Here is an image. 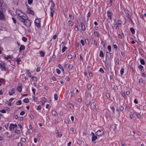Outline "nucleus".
<instances>
[{
	"mask_svg": "<svg viewBox=\"0 0 146 146\" xmlns=\"http://www.w3.org/2000/svg\"><path fill=\"white\" fill-rule=\"evenodd\" d=\"M20 14H21V15H19L17 17L21 22H24L25 20L27 19V17H26L25 14L22 13L21 12Z\"/></svg>",
	"mask_w": 146,
	"mask_h": 146,
	"instance_id": "obj_1",
	"label": "nucleus"
},
{
	"mask_svg": "<svg viewBox=\"0 0 146 146\" xmlns=\"http://www.w3.org/2000/svg\"><path fill=\"white\" fill-rule=\"evenodd\" d=\"M6 7V5L3 2V0H0V10H5Z\"/></svg>",
	"mask_w": 146,
	"mask_h": 146,
	"instance_id": "obj_2",
	"label": "nucleus"
},
{
	"mask_svg": "<svg viewBox=\"0 0 146 146\" xmlns=\"http://www.w3.org/2000/svg\"><path fill=\"white\" fill-rule=\"evenodd\" d=\"M6 64L3 62L0 61V68L2 71H5L7 69L6 67H5Z\"/></svg>",
	"mask_w": 146,
	"mask_h": 146,
	"instance_id": "obj_3",
	"label": "nucleus"
},
{
	"mask_svg": "<svg viewBox=\"0 0 146 146\" xmlns=\"http://www.w3.org/2000/svg\"><path fill=\"white\" fill-rule=\"evenodd\" d=\"M27 19L26 20H25L24 21L22 22L23 23H24V24L28 27H29L31 25V21Z\"/></svg>",
	"mask_w": 146,
	"mask_h": 146,
	"instance_id": "obj_4",
	"label": "nucleus"
},
{
	"mask_svg": "<svg viewBox=\"0 0 146 146\" xmlns=\"http://www.w3.org/2000/svg\"><path fill=\"white\" fill-rule=\"evenodd\" d=\"M54 7V5L52 2L51 3V6L50 8V16L51 17H53V13L54 12V11L53 9Z\"/></svg>",
	"mask_w": 146,
	"mask_h": 146,
	"instance_id": "obj_5",
	"label": "nucleus"
},
{
	"mask_svg": "<svg viewBox=\"0 0 146 146\" xmlns=\"http://www.w3.org/2000/svg\"><path fill=\"white\" fill-rule=\"evenodd\" d=\"M5 11V10H0V20H2L4 19L5 17L3 13Z\"/></svg>",
	"mask_w": 146,
	"mask_h": 146,
	"instance_id": "obj_6",
	"label": "nucleus"
},
{
	"mask_svg": "<svg viewBox=\"0 0 146 146\" xmlns=\"http://www.w3.org/2000/svg\"><path fill=\"white\" fill-rule=\"evenodd\" d=\"M104 131L102 129L99 130L96 133V135L98 136H101L103 135Z\"/></svg>",
	"mask_w": 146,
	"mask_h": 146,
	"instance_id": "obj_7",
	"label": "nucleus"
},
{
	"mask_svg": "<svg viewBox=\"0 0 146 146\" xmlns=\"http://www.w3.org/2000/svg\"><path fill=\"white\" fill-rule=\"evenodd\" d=\"M28 7V5H27V13L34 15V13L33 11L31 10L30 8Z\"/></svg>",
	"mask_w": 146,
	"mask_h": 146,
	"instance_id": "obj_8",
	"label": "nucleus"
},
{
	"mask_svg": "<svg viewBox=\"0 0 146 146\" xmlns=\"http://www.w3.org/2000/svg\"><path fill=\"white\" fill-rule=\"evenodd\" d=\"M96 104L94 102H93L91 104V107L92 109H95L96 108Z\"/></svg>",
	"mask_w": 146,
	"mask_h": 146,
	"instance_id": "obj_9",
	"label": "nucleus"
},
{
	"mask_svg": "<svg viewBox=\"0 0 146 146\" xmlns=\"http://www.w3.org/2000/svg\"><path fill=\"white\" fill-rule=\"evenodd\" d=\"M66 68H68L70 69H72L73 67V66L72 64H66L65 65Z\"/></svg>",
	"mask_w": 146,
	"mask_h": 146,
	"instance_id": "obj_10",
	"label": "nucleus"
},
{
	"mask_svg": "<svg viewBox=\"0 0 146 146\" xmlns=\"http://www.w3.org/2000/svg\"><path fill=\"white\" fill-rule=\"evenodd\" d=\"M15 89L13 88L12 90H9V94L10 95H12L15 93Z\"/></svg>",
	"mask_w": 146,
	"mask_h": 146,
	"instance_id": "obj_11",
	"label": "nucleus"
},
{
	"mask_svg": "<svg viewBox=\"0 0 146 146\" xmlns=\"http://www.w3.org/2000/svg\"><path fill=\"white\" fill-rule=\"evenodd\" d=\"M107 14L108 17L110 19V20H111V15L112 12L110 11H107Z\"/></svg>",
	"mask_w": 146,
	"mask_h": 146,
	"instance_id": "obj_12",
	"label": "nucleus"
},
{
	"mask_svg": "<svg viewBox=\"0 0 146 146\" xmlns=\"http://www.w3.org/2000/svg\"><path fill=\"white\" fill-rule=\"evenodd\" d=\"M22 87V86L21 84L18 87L17 89L19 92H21Z\"/></svg>",
	"mask_w": 146,
	"mask_h": 146,
	"instance_id": "obj_13",
	"label": "nucleus"
},
{
	"mask_svg": "<svg viewBox=\"0 0 146 146\" xmlns=\"http://www.w3.org/2000/svg\"><path fill=\"white\" fill-rule=\"evenodd\" d=\"M9 128L10 130H12L13 129L15 128L14 124L13 123L11 124L10 125Z\"/></svg>",
	"mask_w": 146,
	"mask_h": 146,
	"instance_id": "obj_14",
	"label": "nucleus"
},
{
	"mask_svg": "<svg viewBox=\"0 0 146 146\" xmlns=\"http://www.w3.org/2000/svg\"><path fill=\"white\" fill-rule=\"evenodd\" d=\"M25 46L23 45H21L19 51H21L22 50H24L25 49Z\"/></svg>",
	"mask_w": 146,
	"mask_h": 146,
	"instance_id": "obj_15",
	"label": "nucleus"
},
{
	"mask_svg": "<svg viewBox=\"0 0 146 146\" xmlns=\"http://www.w3.org/2000/svg\"><path fill=\"white\" fill-rule=\"evenodd\" d=\"M81 26L82 27V29L83 31H84L85 30L86 28L85 26L84 25V24L82 23H81Z\"/></svg>",
	"mask_w": 146,
	"mask_h": 146,
	"instance_id": "obj_16",
	"label": "nucleus"
},
{
	"mask_svg": "<svg viewBox=\"0 0 146 146\" xmlns=\"http://www.w3.org/2000/svg\"><path fill=\"white\" fill-rule=\"evenodd\" d=\"M140 62H141V63L143 65H145V62L144 60V59H140Z\"/></svg>",
	"mask_w": 146,
	"mask_h": 146,
	"instance_id": "obj_17",
	"label": "nucleus"
},
{
	"mask_svg": "<svg viewBox=\"0 0 146 146\" xmlns=\"http://www.w3.org/2000/svg\"><path fill=\"white\" fill-rule=\"evenodd\" d=\"M90 103V101L89 100H87L86 102V105L87 106H88L89 105Z\"/></svg>",
	"mask_w": 146,
	"mask_h": 146,
	"instance_id": "obj_18",
	"label": "nucleus"
},
{
	"mask_svg": "<svg viewBox=\"0 0 146 146\" xmlns=\"http://www.w3.org/2000/svg\"><path fill=\"white\" fill-rule=\"evenodd\" d=\"M73 22L71 20L68 21V25L69 26H72L73 25Z\"/></svg>",
	"mask_w": 146,
	"mask_h": 146,
	"instance_id": "obj_19",
	"label": "nucleus"
},
{
	"mask_svg": "<svg viewBox=\"0 0 146 146\" xmlns=\"http://www.w3.org/2000/svg\"><path fill=\"white\" fill-rule=\"evenodd\" d=\"M40 54L41 56L43 57L45 55V53L42 51H40Z\"/></svg>",
	"mask_w": 146,
	"mask_h": 146,
	"instance_id": "obj_20",
	"label": "nucleus"
},
{
	"mask_svg": "<svg viewBox=\"0 0 146 146\" xmlns=\"http://www.w3.org/2000/svg\"><path fill=\"white\" fill-rule=\"evenodd\" d=\"M16 61L17 62V64H19L20 63V62L21 61V58H18L16 60Z\"/></svg>",
	"mask_w": 146,
	"mask_h": 146,
	"instance_id": "obj_21",
	"label": "nucleus"
},
{
	"mask_svg": "<svg viewBox=\"0 0 146 146\" xmlns=\"http://www.w3.org/2000/svg\"><path fill=\"white\" fill-rule=\"evenodd\" d=\"M70 94H69V96L70 98H72V96H74V94L73 92L72 91H71Z\"/></svg>",
	"mask_w": 146,
	"mask_h": 146,
	"instance_id": "obj_22",
	"label": "nucleus"
},
{
	"mask_svg": "<svg viewBox=\"0 0 146 146\" xmlns=\"http://www.w3.org/2000/svg\"><path fill=\"white\" fill-rule=\"evenodd\" d=\"M23 102L25 103H28L29 102V99L27 98L23 100Z\"/></svg>",
	"mask_w": 146,
	"mask_h": 146,
	"instance_id": "obj_23",
	"label": "nucleus"
},
{
	"mask_svg": "<svg viewBox=\"0 0 146 146\" xmlns=\"http://www.w3.org/2000/svg\"><path fill=\"white\" fill-rule=\"evenodd\" d=\"M99 56H100L102 57V58H104V54H103V52H102V51H100V55H99Z\"/></svg>",
	"mask_w": 146,
	"mask_h": 146,
	"instance_id": "obj_24",
	"label": "nucleus"
},
{
	"mask_svg": "<svg viewBox=\"0 0 146 146\" xmlns=\"http://www.w3.org/2000/svg\"><path fill=\"white\" fill-rule=\"evenodd\" d=\"M138 68L141 71L143 68V67L141 65H140L138 66Z\"/></svg>",
	"mask_w": 146,
	"mask_h": 146,
	"instance_id": "obj_25",
	"label": "nucleus"
},
{
	"mask_svg": "<svg viewBox=\"0 0 146 146\" xmlns=\"http://www.w3.org/2000/svg\"><path fill=\"white\" fill-rule=\"evenodd\" d=\"M21 11L19 10H17L16 11V14L18 16L19 15H21V14H20V13H21Z\"/></svg>",
	"mask_w": 146,
	"mask_h": 146,
	"instance_id": "obj_26",
	"label": "nucleus"
},
{
	"mask_svg": "<svg viewBox=\"0 0 146 146\" xmlns=\"http://www.w3.org/2000/svg\"><path fill=\"white\" fill-rule=\"evenodd\" d=\"M36 26L38 28L40 27V23H35Z\"/></svg>",
	"mask_w": 146,
	"mask_h": 146,
	"instance_id": "obj_27",
	"label": "nucleus"
},
{
	"mask_svg": "<svg viewBox=\"0 0 146 146\" xmlns=\"http://www.w3.org/2000/svg\"><path fill=\"white\" fill-rule=\"evenodd\" d=\"M97 139V137L96 136L94 135L92 137V141H94L95 140Z\"/></svg>",
	"mask_w": 146,
	"mask_h": 146,
	"instance_id": "obj_28",
	"label": "nucleus"
},
{
	"mask_svg": "<svg viewBox=\"0 0 146 146\" xmlns=\"http://www.w3.org/2000/svg\"><path fill=\"white\" fill-rule=\"evenodd\" d=\"M52 114L54 116H56L57 115V113L55 111L53 110L52 111Z\"/></svg>",
	"mask_w": 146,
	"mask_h": 146,
	"instance_id": "obj_29",
	"label": "nucleus"
},
{
	"mask_svg": "<svg viewBox=\"0 0 146 146\" xmlns=\"http://www.w3.org/2000/svg\"><path fill=\"white\" fill-rule=\"evenodd\" d=\"M21 100L17 101L16 103V104L17 105H20L21 104Z\"/></svg>",
	"mask_w": 146,
	"mask_h": 146,
	"instance_id": "obj_30",
	"label": "nucleus"
},
{
	"mask_svg": "<svg viewBox=\"0 0 146 146\" xmlns=\"http://www.w3.org/2000/svg\"><path fill=\"white\" fill-rule=\"evenodd\" d=\"M130 31L133 33L134 34L135 33V30L133 28H130Z\"/></svg>",
	"mask_w": 146,
	"mask_h": 146,
	"instance_id": "obj_31",
	"label": "nucleus"
},
{
	"mask_svg": "<svg viewBox=\"0 0 146 146\" xmlns=\"http://www.w3.org/2000/svg\"><path fill=\"white\" fill-rule=\"evenodd\" d=\"M33 0H28V3L30 5H31L33 3Z\"/></svg>",
	"mask_w": 146,
	"mask_h": 146,
	"instance_id": "obj_32",
	"label": "nucleus"
},
{
	"mask_svg": "<svg viewBox=\"0 0 146 146\" xmlns=\"http://www.w3.org/2000/svg\"><path fill=\"white\" fill-rule=\"evenodd\" d=\"M54 99L55 100H57L58 99V95L56 94H55L54 95Z\"/></svg>",
	"mask_w": 146,
	"mask_h": 146,
	"instance_id": "obj_33",
	"label": "nucleus"
},
{
	"mask_svg": "<svg viewBox=\"0 0 146 146\" xmlns=\"http://www.w3.org/2000/svg\"><path fill=\"white\" fill-rule=\"evenodd\" d=\"M22 39L25 42H26L27 40V38L25 37H23Z\"/></svg>",
	"mask_w": 146,
	"mask_h": 146,
	"instance_id": "obj_34",
	"label": "nucleus"
},
{
	"mask_svg": "<svg viewBox=\"0 0 146 146\" xmlns=\"http://www.w3.org/2000/svg\"><path fill=\"white\" fill-rule=\"evenodd\" d=\"M35 23H40V20L38 19H35Z\"/></svg>",
	"mask_w": 146,
	"mask_h": 146,
	"instance_id": "obj_35",
	"label": "nucleus"
},
{
	"mask_svg": "<svg viewBox=\"0 0 146 146\" xmlns=\"http://www.w3.org/2000/svg\"><path fill=\"white\" fill-rule=\"evenodd\" d=\"M124 71V69L123 68H122L120 70V74L121 75H122Z\"/></svg>",
	"mask_w": 146,
	"mask_h": 146,
	"instance_id": "obj_36",
	"label": "nucleus"
},
{
	"mask_svg": "<svg viewBox=\"0 0 146 146\" xmlns=\"http://www.w3.org/2000/svg\"><path fill=\"white\" fill-rule=\"evenodd\" d=\"M92 86V85L90 84H88L87 85V87L88 89H90Z\"/></svg>",
	"mask_w": 146,
	"mask_h": 146,
	"instance_id": "obj_37",
	"label": "nucleus"
},
{
	"mask_svg": "<svg viewBox=\"0 0 146 146\" xmlns=\"http://www.w3.org/2000/svg\"><path fill=\"white\" fill-rule=\"evenodd\" d=\"M66 49H67V47H66L64 46L63 47V48H62V52H64Z\"/></svg>",
	"mask_w": 146,
	"mask_h": 146,
	"instance_id": "obj_38",
	"label": "nucleus"
},
{
	"mask_svg": "<svg viewBox=\"0 0 146 146\" xmlns=\"http://www.w3.org/2000/svg\"><path fill=\"white\" fill-rule=\"evenodd\" d=\"M0 82L1 83V82H3V83L5 82V80L4 79L2 78L0 79Z\"/></svg>",
	"mask_w": 146,
	"mask_h": 146,
	"instance_id": "obj_39",
	"label": "nucleus"
},
{
	"mask_svg": "<svg viewBox=\"0 0 146 146\" xmlns=\"http://www.w3.org/2000/svg\"><path fill=\"white\" fill-rule=\"evenodd\" d=\"M121 24L120 23H118V24L117 23L115 24V28H117L119 26V25H120Z\"/></svg>",
	"mask_w": 146,
	"mask_h": 146,
	"instance_id": "obj_40",
	"label": "nucleus"
},
{
	"mask_svg": "<svg viewBox=\"0 0 146 146\" xmlns=\"http://www.w3.org/2000/svg\"><path fill=\"white\" fill-rule=\"evenodd\" d=\"M0 112L2 113H5L6 112V111L4 110H0Z\"/></svg>",
	"mask_w": 146,
	"mask_h": 146,
	"instance_id": "obj_41",
	"label": "nucleus"
},
{
	"mask_svg": "<svg viewBox=\"0 0 146 146\" xmlns=\"http://www.w3.org/2000/svg\"><path fill=\"white\" fill-rule=\"evenodd\" d=\"M100 72L102 73H103L104 72V71L102 68H100L99 70Z\"/></svg>",
	"mask_w": 146,
	"mask_h": 146,
	"instance_id": "obj_42",
	"label": "nucleus"
},
{
	"mask_svg": "<svg viewBox=\"0 0 146 146\" xmlns=\"http://www.w3.org/2000/svg\"><path fill=\"white\" fill-rule=\"evenodd\" d=\"M72 56L70 54L68 55L67 56V58L69 59H71L72 58Z\"/></svg>",
	"mask_w": 146,
	"mask_h": 146,
	"instance_id": "obj_43",
	"label": "nucleus"
},
{
	"mask_svg": "<svg viewBox=\"0 0 146 146\" xmlns=\"http://www.w3.org/2000/svg\"><path fill=\"white\" fill-rule=\"evenodd\" d=\"M108 49L109 52H110L111 50V47L110 45H109L108 46Z\"/></svg>",
	"mask_w": 146,
	"mask_h": 146,
	"instance_id": "obj_44",
	"label": "nucleus"
},
{
	"mask_svg": "<svg viewBox=\"0 0 146 146\" xmlns=\"http://www.w3.org/2000/svg\"><path fill=\"white\" fill-rule=\"evenodd\" d=\"M28 131L29 133H33V130L31 129H28Z\"/></svg>",
	"mask_w": 146,
	"mask_h": 146,
	"instance_id": "obj_45",
	"label": "nucleus"
},
{
	"mask_svg": "<svg viewBox=\"0 0 146 146\" xmlns=\"http://www.w3.org/2000/svg\"><path fill=\"white\" fill-rule=\"evenodd\" d=\"M21 141L23 142H26V140L25 138H22L21 139Z\"/></svg>",
	"mask_w": 146,
	"mask_h": 146,
	"instance_id": "obj_46",
	"label": "nucleus"
},
{
	"mask_svg": "<svg viewBox=\"0 0 146 146\" xmlns=\"http://www.w3.org/2000/svg\"><path fill=\"white\" fill-rule=\"evenodd\" d=\"M80 42L82 44V45L83 46L84 45V40H82V39L81 40H80Z\"/></svg>",
	"mask_w": 146,
	"mask_h": 146,
	"instance_id": "obj_47",
	"label": "nucleus"
},
{
	"mask_svg": "<svg viewBox=\"0 0 146 146\" xmlns=\"http://www.w3.org/2000/svg\"><path fill=\"white\" fill-rule=\"evenodd\" d=\"M25 111H22L20 113V115H23L25 114Z\"/></svg>",
	"mask_w": 146,
	"mask_h": 146,
	"instance_id": "obj_48",
	"label": "nucleus"
},
{
	"mask_svg": "<svg viewBox=\"0 0 146 146\" xmlns=\"http://www.w3.org/2000/svg\"><path fill=\"white\" fill-rule=\"evenodd\" d=\"M69 17L71 19L73 20L74 19V17L72 15L69 14Z\"/></svg>",
	"mask_w": 146,
	"mask_h": 146,
	"instance_id": "obj_49",
	"label": "nucleus"
},
{
	"mask_svg": "<svg viewBox=\"0 0 146 146\" xmlns=\"http://www.w3.org/2000/svg\"><path fill=\"white\" fill-rule=\"evenodd\" d=\"M41 108V107L40 106H38L37 108V110H40Z\"/></svg>",
	"mask_w": 146,
	"mask_h": 146,
	"instance_id": "obj_50",
	"label": "nucleus"
},
{
	"mask_svg": "<svg viewBox=\"0 0 146 146\" xmlns=\"http://www.w3.org/2000/svg\"><path fill=\"white\" fill-rule=\"evenodd\" d=\"M94 35L96 36H99V34H98V33L97 32H96V31L95 32H94Z\"/></svg>",
	"mask_w": 146,
	"mask_h": 146,
	"instance_id": "obj_51",
	"label": "nucleus"
},
{
	"mask_svg": "<svg viewBox=\"0 0 146 146\" xmlns=\"http://www.w3.org/2000/svg\"><path fill=\"white\" fill-rule=\"evenodd\" d=\"M106 97L108 98H110V94L109 93H106Z\"/></svg>",
	"mask_w": 146,
	"mask_h": 146,
	"instance_id": "obj_52",
	"label": "nucleus"
},
{
	"mask_svg": "<svg viewBox=\"0 0 146 146\" xmlns=\"http://www.w3.org/2000/svg\"><path fill=\"white\" fill-rule=\"evenodd\" d=\"M32 91L33 92V94H35V92L36 91V90L35 88H32Z\"/></svg>",
	"mask_w": 146,
	"mask_h": 146,
	"instance_id": "obj_53",
	"label": "nucleus"
},
{
	"mask_svg": "<svg viewBox=\"0 0 146 146\" xmlns=\"http://www.w3.org/2000/svg\"><path fill=\"white\" fill-rule=\"evenodd\" d=\"M119 109L121 110H123L124 109V108L121 106H120L119 107Z\"/></svg>",
	"mask_w": 146,
	"mask_h": 146,
	"instance_id": "obj_54",
	"label": "nucleus"
},
{
	"mask_svg": "<svg viewBox=\"0 0 146 146\" xmlns=\"http://www.w3.org/2000/svg\"><path fill=\"white\" fill-rule=\"evenodd\" d=\"M111 110H112V111L113 113H114V111L115 110L114 107L113 106H112L111 107Z\"/></svg>",
	"mask_w": 146,
	"mask_h": 146,
	"instance_id": "obj_55",
	"label": "nucleus"
},
{
	"mask_svg": "<svg viewBox=\"0 0 146 146\" xmlns=\"http://www.w3.org/2000/svg\"><path fill=\"white\" fill-rule=\"evenodd\" d=\"M56 71L58 74H60V71L58 69H57Z\"/></svg>",
	"mask_w": 146,
	"mask_h": 146,
	"instance_id": "obj_56",
	"label": "nucleus"
},
{
	"mask_svg": "<svg viewBox=\"0 0 146 146\" xmlns=\"http://www.w3.org/2000/svg\"><path fill=\"white\" fill-rule=\"evenodd\" d=\"M121 145L122 146H124L125 145V143L124 141H121Z\"/></svg>",
	"mask_w": 146,
	"mask_h": 146,
	"instance_id": "obj_57",
	"label": "nucleus"
},
{
	"mask_svg": "<svg viewBox=\"0 0 146 146\" xmlns=\"http://www.w3.org/2000/svg\"><path fill=\"white\" fill-rule=\"evenodd\" d=\"M42 101L44 102H46V98H42Z\"/></svg>",
	"mask_w": 146,
	"mask_h": 146,
	"instance_id": "obj_58",
	"label": "nucleus"
},
{
	"mask_svg": "<svg viewBox=\"0 0 146 146\" xmlns=\"http://www.w3.org/2000/svg\"><path fill=\"white\" fill-rule=\"evenodd\" d=\"M90 12H89L88 13L87 18H89L90 16Z\"/></svg>",
	"mask_w": 146,
	"mask_h": 146,
	"instance_id": "obj_59",
	"label": "nucleus"
},
{
	"mask_svg": "<svg viewBox=\"0 0 146 146\" xmlns=\"http://www.w3.org/2000/svg\"><path fill=\"white\" fill-rule=\"evenodd\" d=\"M136 116L137 117H138L139 119H140V118L141 117V116L139 114H136Z\"/></svg>",
	"mask_w": 146,
	"mask_h": 146,
	"instance_id": "obj_60",
	"label": "nucleus"
},
{
	"mask_svg": "<svg viewBox=\"0 0 146 146\" xmlns=\"http://www.w3.org/2000/svg\"><path fill=\"white\" fill-rule=\"evenodd\" d=\"M101 43H102V44L103 45L104 47H105V42L102 41Z\"/></svg>",
	"mask_w": 146,
	"mask_h": 146,
	"instance_id": "obj_61",
	"label": "nucleus"
},
{
	"mask_svg": "<svg viewBox=\"0 0 146 146\" xmlns=\"http://www.w3.org/2000/svg\"><path fill=\"white\" fill-rule=\"evenodd\" d=\"M58 137H60L62 136L61 134L60 133H58V134H57Z\"/></svg>",
	"mask_w": 146,
	"mask_h": 146,
	"instance_id": "obj_62",
	"label": "nucleus"
},
{
	"mask_svg": "<svg viewBox=\"0 0 146 146\" xmlns=\"http://www.w3.org/2000/svg\"><path fill=\"white\" fill-rule=\"evenodd\" d=\"M22 144L21 142H19L18 143V146H22Z\"/></svg>",
	"mask_w": 146,
	"mask_h": 146,
	"instance_id": "obj_63",
	"label": "nucleus"
},
{
	"mask_svg": "<svg viewBox=\"0 0 146 146\" xmlns=\"http://www.w3.org/2000/svg\"><path fill=\"white\" fill-rule=\"evenodd\" d=\"M7 57L9 58H13V57L11 55H8L7 56Z\"/></svg>",
	"mask_w": 146,
	"mask_h": 146,
	"instance_id": "obj_64",
	"label": "nucleus"
}]
</instances>
